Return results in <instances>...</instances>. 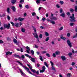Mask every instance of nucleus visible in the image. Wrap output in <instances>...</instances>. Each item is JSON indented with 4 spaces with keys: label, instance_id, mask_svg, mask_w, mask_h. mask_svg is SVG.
<instances>
[{
    "label": "nucleus",
    "instance_id": "f3484780",
    "mask_svg": "<svg viewBox=\"0 0 77 77\" xmlns=\"http://www.w3.org/2000/svg\"><path fill=\"white\" fill-rule=\"evenodd\" d=\"M13 41H14V42L15 44H16V45H17V40H16V39H15V38H14Z\"/></svg>",
    "mask_w": 77,
    "mask_h": 77
},
{
    "label": "nucleus",
    "instance_id": "6e6552de",
    "mask_svg": "<svg viewBox=\"0 0 77 77\" xmlns=\"http://www.w3.org/2000/svg\"><path fill=\"white\" fill-rule=\"evenodd\" d=\"M11 9L12 10L13 12H15L16 11V8L14 6H13L11 7Z\"/></svg>",
    "mask_w": 77,
    "mask_h": 77
},
{
    "label": "nucleus",
    "instance_id": "9d476101",
    "mask_svg": "<svg viewBox=\"0 0 77 77\" xmlns=\"http://www.w3.org/2000/svg\"><path fill=\"white\" fill-rule=\"evenodd\" d=\"M6 55H11L12 54V52H11L9 51H8L6 53Z\"/></svg>",
    "mask_w": 77,
    "mask_h": 77
},
{
    "label": "nucleus",
    "instance_id": "7c9ffc66",
    "mask_svg": "<svg viewBox=\"0 0 77 77\" xmlns=\"http://www.w3.org/2000/svg\"><path fill=\"white\" fill-rule=\"evenodd\" d=\"M44 63L46 67H47V68H48V66L47 65V62H45Z\"/></svg>",
    "mask_w": 77,
    "mask_h": 77
},
{
    "label": "nucleus",
    "instance_id": "393cba45",
    "mask_svg": "<svg viewBox=\"0 0 77 77\" xmlns=\"http://www.w3.org/2000/svg\"><path fill=\"white\" fill-rule=\"evenodd\" d=\"M41 0H36V3L37 4H39L40 3V2H41Z\"/></svg>",
    "mask_w": 77,
    "mask_h": 77
},
{
    "label": "nucleus",
    "instance_id": "c85d7f7f",
    "mask_svg": "<svg viewBox=\"0 0 77 77\" xmlns=\"http://www.w3.org/2000/svg\"><path fill=\"white\" fill-rule=\"evenodd\" d=\"M39 57H40L39 58V59L41 60V61H43V59L42 58V57L41 56V55H39Z\"/></svg>",
    "mask_w": 77,
    "mask_h": 77
},
{
    "label": "nucleus",
    "instance_id": "338daca9",
    "mask_svg": "<svg viewBox=\"0 0 77 77\" xmlns=\"http://www.w3.org/2000/svg\"><path fill=\"white\" fill-rule=\"evenodd\" d=\"M24 2V0H21L20 1V2L21 3H22V2Z\"/></svg>",
    "mask_w": 77,
    "mask_h": 77
},
{
    "label": "nucleus",
    "instance_id": "de8ad7c7",
    "mask_svg": "<svg viewBox=\"0 0 77 77\" xmlns=\"http://www.w3.org/2000/svg\"><path fill=\"white\" fill-rule=\"evenodd\" d=\"M10 23L11 24H12L13 26H14L15 25V24H14V23H13V22H10Z\"/></svg>",
    "mask_w": 77,
    "mask_h": 77
},
{
    "label": "nucleus",
    "instance_id": "b1692460",
    "mask_svg": "<svg viewBox=\"0 0 77 77\" xmlns=\"http://www.w3.org/2000/svg\"><path fill=\"white\" fill-rule=\"evenodd\" d=\"M15 27H18L19 26V23H15Z\"/></svg>",
    "mask_w": 77,
    "mask_h": 77
},
{
    "label": "nucleus",
    "instance_id": "473e14b6",
    "mask_svg": "<svg viewBox=\"0 0 77 77\" xmlns=\"http://www.w3.org/2000/svg\"><path fill=\"white\" fill-rule=\"evenodd\" d=\"M31 53L32 55H34V51L33 50H31Z\"/></svg>",
    "mask_w": 77,
    "mask_h": 77
},
{
    "label": "nucleus",
    "instance_id": "f704fd0d",
    "mask_svg": "<svg viewBox=\"0 0 77 77\" xmlns=\"http://www.w3.org/2000/svg\"><path fill=\"white\" fill-rule=\"evenodd\" d=\"M20 72H21V74H22L23 75H25V74L23 72L22 70H21L20 69H19Z\"/></svg>",
    "mask_w": 77,
    "mask_h": 77
},
{
    "label": "nucleus",
    "instance_id": "79ce46f5",
    "mask_svg": "<svg viewBox=\"0 0 77 77\" xmlns=\"http://www.w3.org/2000/svg\"><path fill=\"white\" fill-rule=\"evenodd\" d=\"M63 26H61L60 27V28L59 29V30H63Z\"/></svg>",
    "mask_w": 77,
    "mask_h": 77
},
{
    "label": "nucleus",
    "instance_id": "13d9d810",
    "mask_svg": "<svg viewBox=\"0 0 77 77\" xmlns=\"http://www.w3.org/2000/svg\"><path fill=\"white\" fill-rule=\"evenodd\" d=\"M44 71H45L43 70H40V73H41L42 72H44Z\"/></svg>",
    "mask_w": 77,
    "mask_h": 77
},
{
    "label": "nucleus",
    "instance_id": "774afa93",
    "mask_svg": "<svg viewBox=\"0 0 77 77\" xmlns=\"http://www.w3.org/2000/svg\"><path fill=\"white\" fill-rule=\"evenodd\" d=\"M75 65V63L73 62L72 63V66H73V65Z\"/></svg>",
    "mask_w": 77,
    "mask_h": 77
},
{
    "label": "nucleus",
    "instance_id": "5fc2aeb1",
    "mask_svg": "<svg viewBox=\"0 0 77 77\" xmlns=\"http://www.w3.org/2000/svg\"><path fill=\"white\" fill-rule=\"evenodd\" d=\"M66 14L67 15H68V16H69V15H70V14H70V13L69 12H68L66 13Z\"/></svg>",
    "mask_w": 77,
    "mask_h": 77
},
{
    "label": "nucleus",
    "instance_id": "2f4dec72",
    "mask_svg": "<svg viewBox=\"0 0 77 77\" xmlns=\"http://www.w3.org/2000/svg\"><path fill=\"white\" fill-rule=\"evenodd\" d=\"M45 35L46 36H49V34L47 32H45Z\"/></svg>",
    "mask_w": 77,
    "mask_h": 77
},
{
    "label": "nucleus",
    "instance_id": "72a5a7b5",
    "mask_svg": "<svg viewBox=\"0 0 77 77\" xmlns=\"http://www.w3.org/2000/svg\"><path fill=\"white\" fill-rule=\"evenodd\" d=\"M51 23L52 24H55V22L51 20Z\"/></svg>",
    "mask_w": 77,
    "mask_h": 77
},
{
    "label": "nucleus",
    "instance_id": "ea45409f",
    "mask_svg": "<svg viewBox=\"0 0 77 77\" xmlns=\"http://www.w3.org/2000/svg\"><path fill=\"white\" fill-rule=\"evenodd\" d=\"M7 19L8 20H11V17L9 15L7 16Z\"/></svg>",
    "mask_w": 77,
    "mask_h": 77
},
{
    "label": "nucleus",
    "instance_id": "9b49d317",
    "mask_svg": "<svg viewBox=\"0 0 77 77\" xmlns=\"http://www.w3.org/2000/svg\"><path fill=\"white\" fill-rule=\"evenodd\" d=\"M60 16L63 17V18H65V13L64 12H63L60 14Z\"/></svg>",
    "mask_w": 77,
    "mask_h": 77
},
{
    "label": "nucleus",
    "instance_id": "a18cd8bd",
    "mask_svg": "<svg viewBox=\"0 0 77 77\" xmlns=\"http://www.w3.org/2000/svg\"><path fill=\"white\" fill-rule=\"evenodd\" d=\"M60 3L61 5H63V1H60Z\"/></svg>",
    "mask_w": 77,
    "mask_h": 77
},
{
    "label": "nucleus",
    "instance_id": "2eb2a0df",
    "mask_svg": "<svg viewBox=\"0 0 77 77\" xmlns=\"http://www.w3.org/2000/svg\"><path fill=\"white\" fill-rule=\"evenodd\" d=\"M16 2H17V0H12L11 3H12L13 5H14V4H15Z\"/></svg>",
    "mask_w": 77,
    "mask_h": 77
},
{
    "label": "nucleus",
    "instance_id": "4468645a",
    "mask_svg": "<svg viewBox=\"0 0 77 77\" xmlns=\"http://www.w3.org/2000/svg\"><path fill=\"white\" fill-rule=\"evenodd\" d=\"M61 58L62 60L64 61L65 60H66V58L65 56H61Z\"/></svg>",
    "mask_w": 77,
    "mask_h": 77
},
{
    "label": "nucleus",
    "instance_id": "412c9836",
    "mask_svg": "<svg viewBox=\"0 0 77 77\" xmlns=\"http://www.w3.org/2000/svg\"><path fill=\"white\" fill-rule=\"evenodd\" d=\"M7 12L9 14L10 13V8H8L7 9Z\"/></svg>",
    "mask_w": 77,
    "mask_h": 77
},
{
    "label": "nucleus",
    "instance_id": "20e7f679",
    "mask_svg": "<svg viewBox=\"0 0 77 77\" xmlns=\"http://www.w3.org/2000/svg\"><path fill=\"white\" fill-rule=\"evenodd\" d=\"M22 66L23 68H24V69H26V71H27V72H28L30 74H31V75H34V76H35V74H32V73L30 71V70L29 69V68H28L24 66Z\"/></svg>",
    "mask_w": 77,
    "mask_h": 77
},
{
    "label": "nucleus",
    "instance_id": "0e129e2a",
    "mask_svg": "<svg viewBox=\"0 0 77 77\" xmlns=\"http://www.w3.org/2000/svg\"><path fill=\"white\" fill-rule=\"evenodd\" d=\"M20 51L21 52H23V49L22 48H20Z\"/></svg>",
    "mask_w": 77,
    "mask_h": 77
},
{
    "label": "nucleus",
    "instance_id": "3c124183",
    "mask_svg": "<svg viewBox=\"0 0 77 77\" xmlns=\"http://www.w3.org/2000/svg\"><path fill=\"white\" fill-rule=\"evenodd\" d=\"M50 63H51V66H53V65H54V64L53 63V62H52V61H50Z\"/></svg>",
    "mask_w": 77,
    "mask_h": 77
},
{
    "label": "nucleus",
    "instance_id": "39448f33",
    "mask_svg": "<svg viewBox=\"0 0 77 77\" xmlns=\"http://www.w3.org/2000/svg\"><path fill=\"white\" fill-rule=\"evenodd\" d=\"M4 26L5 29H6V28L7 29H9V28L11 27V25H10V23H8V25L6 24H4Z\"/></svg>",
    "mask_w": 77,
    "mask_h": 77
},
{
    "label": "nucleus",
    "instance_id": "e433bc0d",
    "mask_svg": "<svg viewBox=\"0 0 77 77\" xmlns=\"http://www.w3.org/2000/svg\"><path fill=\"white\" fill-rule=\"evenodd\" d=\"M51 68L52 70H54V71H56V69H55V68H54V66H52Z\"/></svg>",
    "mask_w": 77,
    "mask_h": 77
},
{
    "label": "nucleus",
    "instance_id": "09e8293b",
    "mask_svg": "<svg viewBox=\"0 0 77 77\" xmlns=\"http://www.w3.org/2000/svg\"><path fill=\"white\" fill-rule=\"evenodd\" d=\"M60 13L61 14V13H62L63 12V10L61 8L60 10Z\"/></svg>",
    "mask_w": 77,
    "mask_h": 77
},
{
    "label": "nucleus",
    "instance_id": "ddd939ff",
    "mask_svg": "<svg viewBox=\"0 0 77 77\" xmlns=\"http://www.w3.org/2000/svg\"><path fill=\"white\" fill-rule=\"evenodd\" d=\"M60 38H61V39H63V40L64 41H65L66 39V38L63 36H60Z\"/></svg>",
    "mask_w": 77,
    "mask_h": 77
},
{
    "label": "nucleus",
    "instance_id": "e2e57ef3",
    "mask_svg": "<svg viewBox=\"0 0 77 77\" xmlns=\"http://www.w3.org/2000/svg\"><path fill=\"white\" fill-rule=\"evenodd\" d=\"M19 7L20 8L23 7V5L21 4H19Z\"/></svg>",
    "mask_w": 77,
    "mask_h": 77
},
{
    "label": "nucleus",
    "instance_id": "aec40b11",
    "mask_svg": "<svg viewBox=\"0 0 77 77\" xmlns=\"http://www.w3.org/2000/svg\"><path fill=\"white\" fill-rule=\"evenodd\" d=\"M32 27L33 30H34L35 33H36V28L33 26H32Z\"/></svg>",
    "mask_w": 77,
    "mask_h": 77
},
{
    "label": "nucleus",
    "instance_id": "cd10ccee",
    "mask_svg": "<svg viewBox=\"0 0 77 77\" xmlns=\"http://www.w3.org/2000/svg\"><path fill=\"white\" fill-rule=\"evenodd\" d=\"M49 39H50V37H47V38L45 39V41H46V42L48 41L49 40Z\"/></svg>",
    "mask_w": 77,
    "mask_h": 77
},
{
    "label": "nucleus",
    "instance_id": "0eeeda50",
    "mask_svg": "<svg viewBox=\"0 0 77 77\" xmlns=\"http://www.w3.org/2000/svg\"><path fill=\"white\" fill-rule=\"evenodd\" d=\"M26 49H27V50H26V51L27 53L29 54L30 53V52L29 51H30V48H29V47L28 46H26Z\"/></svg>",
    "mask_w": 77,
    "mask_h": 77
},
{
    "label": "nucleus",
    "instance_id": "49530a36",
    "mask_svg": "<svg viewBox=\"0 0 77 77\" xmlns=\"http://www.w3.org/2000/svg\"><path fill=\"white\" fill-rule=\"evenodd\" d=\"M46 55L47 56H48V57H50V55L49 54L47 53L46 54Z\"/></svg>",
    "mask_w": 77,
    "mask_h": 77
},
{
    "label": "nucleus",
    "instance_id": "6e6d98bb",
    "mask_svg": "<svg viewBox=\"0 0 77 77\" xmlns=\"http://www.w3.org/2000/svg\"><path fill=\"white\" fill-rule=\"evenodd\" d=\"M56 6L57 8H60V6L58 4L56 5Z\"/></svg>",
    "mask_w": 77,
    "mask_h": 77
},
{
    "label": "nucleus",
    "instance_id": "680f3d73",
    "mask_svg": "<svg viewBox=\"0 0 77 77\" xmlns=\"http://www.w3.org/2000/svg\"><path fill=\"white\" fill-rule=\"evenodd\" d=\"M40 29H44V27L42 26H41L40 27Z\"/></svg>",
    "mask_w": 77,
    "mask_h": 77
},
{
    "label": "nucleus",
    "instance_id": "a19ab883",
    "mask_svg": "<svg viewBox=\"0 0 77 77\" xmlns=\"http://www.w3.org/2000/svg\"><path fill=\"white\" fill-rule=\"evenodd\" d=\"M25 7L26 8V9H29V5H25Z\"/></svg>",
    "mask_w": 77,
    "mask_h": 77
},
{
    "label": "nucleus",
    "instance_id": "1a4fd4ad",
    "mask_svg": "<svg viewBox=\"0 0 77 77\" xmlns=\"http://www.w3.org/2000/svg\"><path fill=\"white\" fill-rule=\"evenodd\" d=\"M23 20H24V19L22 17H19L17 18V20H18V21H23Z\"/></svg>",
    "mask_w": 77,
    "mask_h": 77
},
{
    "label": "nucleus",
    "instance_id": "69168bd1",
    "mask_svg": "<svg viewBox=\"0 0 77 77\" xmlns=\"http://www.w3.org/2000/svg\"><path fill=\"white\" fill-rule=\"evenodd\" d=\"M4 42L2 40H0V44L3 43Z\"/></svg>",
    "mask_w": 77,
    "mask_h": 77
},
{
    "label": "nucleus",
    "instance_id": "4be33fe9",
    "mask_svg": "<svg viewBox=\"0 0 77 77\" xmlns=\"http://www.w3.org/2000/svg\"><path fill=\"white\" fill-rule=\"evenodd\" d=\"M74 11L75 12H77V6H75Z\"/></svg>",
    "mask_w": 77,
    "mask_h": 77
},
{
    "label": "nucleus",
    "instance_id": "052dcab7",
    "mask_svg": "<svg viewBox=\"0 0 77 77\" xmlns=\"http://www.w3.org/2000/svg\"><path fill=\"white\" fill-rule=\"evenodd\" d=\"M67 36L68 37H69V36H71V35L70 34V33H67Z\"/></svg>",
    "mask_w": 77,
    "mask_h": 77
},
{
    "label": "nucleus",
    "instance_id": "603ef678",
    "mask_svg": "<svg viewBox=\"0 0 77 77\" xmlns=\"http://www.w3.org/2000/svg\"><path fill=\"white\" fill-rule=\"evenodd\" d=\"M7 41H11V38L9 37L7 38Z\"/></svg>",
    "mask_w": 77,
    "mask_h": 77
},
{
    "label": "nucleus",
    "instance_id": "423d86ee",
    "mask_svg": "<svg viewBox=\"0 0 77 77\" xmlns=\"http://www.w3.org/2000/svg\"><path fill=\"white\" fill-rule=\"evenodd\" d=\"M67 43L68 45L69 46V47H72V45L71 41L69 40H67Z\"/></svg>",
    "mask_w": 77,
    "mask_h": 77
},
{
    "label": "nucleus",
    "instance_id": "f03ea898",
    "mask_svg": "<svg viewBox=\"0 0 77 77\" xmlns=\"http://www.w3.org/2000/svg\"><path fill=\"white\" fill-rule=\"evenodd\" d=\"M24 55L26 56V57H29V59H31L30 60L32 62H35V58L32 57L30 56V55H29L28 54H25Z\"/></svg>",
    "mask_w": 77,
    "mask_h": 77
},
{
    "label": "nucleus",
    "instance_id": "8fccbe9b",
    "mask_svg": "<svg viewBox=\"0 0 77 77\" xmlns=\"http://www.w3.org/2000/svg\"><path fill=\"white\" fill-rule=\"evenodd\" d=\"M32 16H35V15H36V13L35 12H33L32 14Z\"/></svg>",
    "mask_w": 77,
    "mask_h": 77
},
{
    "label": "nucleus",
    "instance_id": "a211bd4d",
    "mask_svg": "<svg viewBox=\"0 0 77 77\" xmlns=\"http://www.w3.org/2000/svg\"><path fill=\"white\" fill-rule=\"evenodd\" d=\"M69 11L71 12V13H73L74 11V10L72 8H70L69 9Z\"/></svg>",
    "mask_w": 77,
    "mask_h": 77
},
{
    "label": "nucleus",
    "instance_id": "37998d69",
    "mask_svg": "<svg viewBox=\"0 0 77 77\" xmlns=\"http://www.w3.org/2000/svg\"><path fill=\"white\" fill-rule=\"evenodd\" d=\"M35 37L36 38H38V34H37L36 33H35Z\"/></svg>",
    "mask_w": 77,
    "mask_h": 77
},
{
    "label": "nucleus",
    "instance_id": "f257e3e1",
    "mask_svg": "<svg viewBox=\"0 0 77 77\" xmlns=\"http://www.w3.org/2000/svg\"><path fill=\"white\" fill-rule=\"evenodd\" d=\"M27 66L29 67L31 71H32V72L34 73H36L37 75H39V70H37V71H36V70L35 69H32V67L30 66L29 64H27Z\"/></svg>",
    "mask_w": 77,
    "mask_h": 77
},
{
    "label": "nucleus",
    "instance_id": "6ab92c4d",
    "mask_svg": "<svg viewBox=\"0 0 77 77\" xmlns=\"http://www.w3.org/2000/svg\"><path fill=\"white\" fill-rule=\"evenodd\" d=\"M14 57H19V58H21V57H20V56L18 55L14 54Z\"/></svg>",
    "mask_w": 77,
    "mask_h": 77
},
{
    "label": "nucleus",
    "instance_id": "4d7b16f0",
    "mask_svg": "<svg viewBox=\"0 0 77 77\" xmlns=\"http://www.w3.org/2000/svg\"><path fill=\"white\" fill-rule=\"evenodd\" d=\"M53 56L54 57H56V54H55V53H53Z\"/></svg>",
    "mask_w": 77,
    "mask_h": 77
},
{
    "label": "nucleus",
    "instance_id": "f8f14e48",
    "mask_svg": "<svg viewBox=\"0 0 77 77\" xmlns=\"http://www.w3.org/2000/svg\"><path fill=\"white\" fill-rule=\"evenodd\" d=\"M50 19L51 20H57V18L56 17H50Z\"/></svg>",
    "mask_w": 77,
    "mask_h": 77
},
{
    "label": "nucleus",
    "instance_id": "5701e85b",
    "mask_svg": "<svg viewBox=\"0 0 77 77\" xmlns=\"http://www.w3.org/2000/svg\"><path fill=\"white\" fill-rule=\"evenodd\" d=\"M21 32L23 33H25V32H26V30L22 28H21Z\"/></svg>",
    "mask_w": 77,
    "mask_h": 77
},
{
    "label": "nucleus",
    "instance_id": "dca6fc26",
    "mask_svg": "<svg viewBox=\"0 0 77 77\" xmlns=\"http://www.w3.org/2000/svg\"><path fill=\"white\" fill-rule=\"evenodd\" d=\"M68 55L69 56V57H70L71 59L72 58V57H71V56L72 55V54L71 52L69 53Z\"/></svg>",
    "mask_w": 77,
    "mask_h": 77
},
{
    "label": "nucleus",
    "instance_id": "a878e982",
    "mask_svg": "<svg viewBox=\"0 0 77 77\" xmlns=\"http://www.w3.org/2000/svg\"><path fill=\"white\" fill-rule=\"evenodd\" d=\"M67 76H69V77H71L72 75H71V73H69L67 75Z\"/></svg>",
    "mask_w": 77,
    "mask_h": 77
},
{
    "label": "nucleus",
    "instance_id": "7ed1b4c3",
    "mask_svg": "<svg viewBox=\"0 0 77 77\" xmlns=\"http://www.w3.org/2000/svg\"><path fill=\"white\" fill-rule=\"evenodd\" d=\"M72 16H70V18H71V19H70V21L71 22H75L76 20H75V17H74V14H72Z\"/></svg>",
    "mask_w": 77,
    "mask_h": 77
},
{
    "label": "nucleus",
    "instance_id": "864d4df0",
    "mask_svg": "<svg viewBox=\"0 0 77 77\" xmlns=\"http://www.w3.org/2000/svg\"><path fill=\"white\" fill-rule=\"evenodd\" d=\"M74 23H70V26H73V25H74Z\"/></svg>",
    "mask_w": 77,
    "mask_h": 77
},
{
    "label": "nucleus",
    "instance_id": "4c0bfd02",
    "mask_svg": "<svg viewBox=\"0 0 77 77\" xmlns=\"http://www.w3.org/2000/svg\"><path fill=\"white\" fill-rule=\"evenodd\" d=\"M73 38H77V34L75 33V35L73 36Z\"/></svg>",
    "mask_w": 77,
    "mask_h": 77
},
{
    "label": "nucleus",
    "instance_id": "58836bf2",
    "mask_svg": "<svg viewBox=\"0 0 77 77\" xmlns=\"http://www.w3.org/2000/svg\"><path fill=\"white\" fill-rule=\"evenodd\" d=\"M42 69L43 70L45 71V66H43Z\"/></svg>",
    "mask_w": 77,
    "mask_h": 77
},
{
    "label": "nucleus",
    "instance_id": "c756f323",
    "mask_svg": "<svg viewBox=\"0 0 77 77\" xmlns=\"http://www.w3.org/2000/svg\"><path fill=\"white\" fill-rule=\"evenodd\" d=\"M20 57V58H19L20 59H21V58H22V59H24L25 58V57L24 56V55H22L21 56V57Z\"/></svg>",
    "mask_w": 77,
    "mask_h": 77
},
{
    "label": "nucleus",
    "instance_id": "bf43d9fd",
    "mask_svg": "<svg viewBox=\"0 0 77 77\" xmlns=\"http://www.w3.org/2000/svg\"><path fill=\"white\" fill-rule=\"evenodd\" d=\"M45 20H46V19L45 18L43 17L42 18V20L43 21H45Z\"/></svg>",
    "mask_w": 77,
    "mask_h": 77
},
{
    "label": "nucleus",
    "instance_id": "bb28decb",
    "mask_svg": "<svg viewBox=\"0 0 77 77\" xmlns=\"http://www.w3.org/2000/svg\"><path fill=\"white\" fill-rule=\"evenodd\" d=\"M60 51H56L55 52V54L56 55H59V54H60Z\"/></svg>",
    "mask_w": 77,
    "mask_h": 77
},
{
    "label": "nucleus",
    "instance_id": "c9c22d12",
    "mask_svg": "<svg viewBox=\"0 0 77 77\" xmlns=\"http://www.w3.org/2000/svg\"><path fill=\"white\" fill-rule=\"evenodd\" d=\"M39 38L40 39H42V34H40V35H39Z\"/></svg>",
    "mask_w": 77,
    "mask_h": 77
},
{
    "label": "nucleus",
    "instance_id": "c03bdc74",
    "mask_svg": "<svg viewBox=\"0 0 77 77\" xmlns=\"http://www.w3.org/2000/svg\"><path fill=\"white\" fill-rule=\"evenodd\" d=\"M16 62H17V63H19V64H20V65H23V64L21 63V62H20L19 61H16Z\"/></svg>",
    "mask_w": 77,
    "mask_h": 77
}]
</instances>
